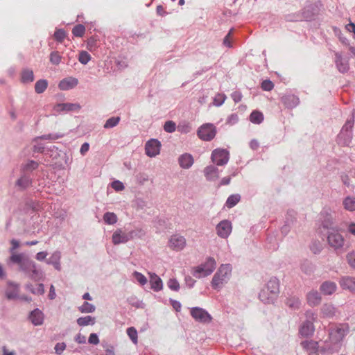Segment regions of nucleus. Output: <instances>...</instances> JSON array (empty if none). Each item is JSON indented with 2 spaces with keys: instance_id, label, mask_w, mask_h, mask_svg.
Returning <instances> with one entry per match:
<instances>
[{
  "instance_id": "nucleus-5",
  "label": "nucleus",
  "mask_w": 355,
  "mask_h": 355,
  "mask_svg": "<svg viewBox=\"0 0 355 355\" xmlns=\"http://www.w3.org/2000/svg\"><path fill=\"white\" fill-rule=\"evenodd\" d=\"M327 241L329 245L336 251L343 250L345 240L336 229L327 231Z\"/></svg>"
},
{
  "instance_id": "nucleus-39",
  "label": "nucleus",
  "mask_w": 355,
  "mask_h": 355,
  "mask_svg": "<svg viewBox=\"0 0 355 355\" xmlns=\"http://www.w3.org/2000/svg\"><path fill=\"white\" fill-rule=\"evenodd\" d=\"M303 20H311L315 15V10L312 5L306 6L301 12Z\"/></svg>"
},
{
  "instance_id": "nucleus-11",
  "label": "nucleus",
  "mask_w": 355,
  "mask_h": 355,
  "mask_svg": "<svg viewBox=\"0 0 355 355\" xmlns=\"http://www.w3.org/2000/svg\"><path fill=\"white\" fill-rule=\"evenodd\" d=\"M33 180V175H29L20 172L19 177L16 180L15 186L19 191H25L32 186Z\"/></svg>"
},
{
  "instance_id": "nucleus-20",
  "label": "nucleus",
  "mask_w": 355,
  "mask_h": 355,
  "mask_svg": "<svg viewBox=\"0 0 355 355\" xmlns=\"http://www.w3.org/2000/svg\"><path fill=\"white\" fill-rule=\"evenodd\" d=\"M78 84V80L76 78L70 76L60 80L58 87L61 90H69L74 88Z\"/></svg>"
},
{
  "instance_id": "nucleus-33",
  "label": "nucleus",
  "mask_w": 355,
  "mask_h": 355,
  "mask_svg": "<svg viewBox=\"0 0 355 355\" xmlns=\"http://www.w3.org/2000/svg\"><path fill=\"white\" fill-rule=\"evenodd\" d=\"M301 345L310 355L317 352L318 343L313 340H304L301 343Z\"/></svg>"
},
{
  "instance_id": "nucleus-31",
  "label": "nucleus",
  "mask_w": 355,
  "mask_h": 355,
  "mask_svg": "<svg viewBox=\"0 0 355 355\" xmlns=\"http://www.w3.org/2000/svg\"><path fill=\"white\" fill-rule=\"evenodd\" d=\"M259 298L264 304H273L277 299L274 295L270 293V291L266 288L261 289L259 294Z\"/></svg>"
},
{
  "instance_id": "nucleus-53",
  "label": "nucleus",
  "mask_w": 355,
  "mask_h": 355,
  "mask_svg": "<svg viewBox=\"0 0 355 355\" xmlns=\"http://www.w3.org/2000/svg\"><path fill=\"white\" fill-rule=\"evenodd\" d=\"M53 37L58 42L61 43L66 37V32L62 28L56 29L54 33Z\"/></svg>"
},
{
  "instance_id": "nucleus-28",
  "label": "nucleus",
  "mask_w": 355,
  "mask_h": 355,
  "mask_svg": "<svg viewBox=\"0 0 355 355\" xmlns=\"http://www.w3.org/2000/svg\"><path fill=\"white\" fill-rule=\"evenodd\" d=\"M39 166V163L34 160H28L26 164H22L20 166V172L29 175H33V172Z\"/></svg>"
},
{
  "instance_id": "nucleus-17",
  "label": "nucleus",
  "mask_w": 355,
  "mask_h": 355,
  "mask_svg": "<svg viewBox=\"0 0 355 355\" xmlns=\"http://www.w3.org/2000/svg\"><path fill=\"white\" fill-rule=\"evenodd\" d=\"M186 245V239L183 236L173 235L169 240V246L173 250L180 251Z\"/></svg>"
},
{
  "instance_id": "nucleus-29",
  "label": "nucleus",
  "mask_w": 355,
  "mask_h": 355,
  "mask_svg": "<svg viewBox=\"0 0 355 355\" xmlns=\"http://www.w3.org/2000/svg\"><path fill=\"white\" fill-rule=\"evenodd\" d=\"M337 288L336 283L331 281L324 282L320 287V291L326 295H332Z\"/></svg>"
},
{
  "instance_id": "nucleus-36",
  "label": "nucleus",
  "mask_w": 355,
  "mask_h": 355,
  "mask_svg": "<svg viewBox=\"0 0 355 355\" xmlns=\"http://www.w3.org/2000/svg\"><path fill=\"white\" fill-rule=\"evenodd\" d=\"M302 272L307 275H312L315 271V266L309 260H304L300 264Z\"/></svg>"
},
{
  "instance_id": "nucleus-8",
  "label": "nucleus",
  "mask_w": 355,
  "mask_h": 355,
  "mask_svg": "<svg viewBox=\"0 0 355 355\" xmlns=\"http://www.w3.org/2000/svg\"><path fill=\"white\" fill-rule=\"evenodd\" d=\"M216 134V127L211 123H205L201 125L198 131L197 135L199 138L203 141L212 140Z\"/></svg>"
},
{
  "instance_id": "nucleus-7",
  "label": "nucleus",
  "mask_w": 355,
  "mask_h": 355,
  "mask_svg": "<svg viewBox=\"0 0 355 355\" xmlns=\"http://www.w3.org/2000/svg\"><path fill=\"white\" fill-rule=\"evenodd\" d=\"M191 317L198 322L209 324L212 321V316L201 307L194 306L190 309Z\"/></svg>"
},
{
  "instance_id": "nucleus-27",
  "label": "nucleus",
  "mask_w": 355,
  "mask_h": 355,
  "mask_svg": "<svg viewBox=\"0 0 355 355\" xmlns=\"http://www.w3.org/2000/svg\"><path fill=\"white\" fill-rule=\"evenodd\" d=\"M61 252L58 250L53 252L51 256L46 260V263L49 265L53 266L54 268L58 271L61 270L60 265Z\"/></svg>"
},
{
  "instance_id": "nucleus-23",
  "label": "nucleus",
  "mask_w": 355,
  "mask_h": 355,
  "mask_svg": "<svg viewBox=\"0 0 355 355\" xmlns=\"http://www.w3.org/2000/svg\"><path fill=\"white\" fill-rule=\"evenodd\" d=\"M29 319L33 325L40 326L44 322V315L43 312L37 308L30 313Z\"/></svg>"
},
{
  "instance_id": "nucleus-56",
  "label": "nucleus",
  "mask_w": 355,
  "mask_h": 355,
  "mask_svg": "<svg viewBox=\"0 0 355 355\" xmlns=\"http://www.w3.org/2000/svg\"><path fill=\"white\" fill-rule=\"evenodd\" d=\"M226 99L224 94H217L214 98V105L216 107L222 105Z\"/></svg>"
},
{
  "instance_id": "nucleus-4",
  "label": "nucleus",
  "mask_w": 355,
  "mask_h": 355,
  "mask_svg": "<svg viewBox=\"0 0 355 355\" xmlns=\"http://www.w3.org/2000/svg\"><path fill=\"white\" fill-rule=\"evenodd\" d=\"M144 235L142 230H130L128 232H123L121 229H117L112 234V243L114 245L125 243L135 237L141 238Z\"/></svg>"
},
{
  "instance_id": "nucleus-38",
  "label": "nucleus",
  "mask_w": 355,
  "mask_h": 355,
  "mask_svg": "<svg viewBox=\"0 0 355 355\" xmlns=\"http://www.w3.org/2000/svg\"><path fill=\"white\" fill-rule=\"evenodd\" d=\"M76 322L80 327L94 325L96 322V318L92 315L80 317L77 319Z\"/></svg>"
},
{
  "instance_id": "nucleus-40",
  "label": "nucleus",
  "mask_w": 355,
  "mask_h": 355,
  "mask_svg": "<svg viewBox=\"0 0 355 355\" xmlns=\"http://www.w3.org/2000/svg\"><path fill=\"white\" fill-rule=\"evenodd\" d=\"M286 304L293 310H298L300 308L301 302L298 297L291 296L286 299Z\"/></svg>"
},
{
  "instance_id": "nucleus-21",
  "label": "nucleus",
  "mask_w": 355,
  "mask_h": 355,
  "mask_svg": "<svg viewBox=\"0 0 355 355\" xmlns=\"http://www.w3.org/2000/svg\"><path fill=\"white\" fill-rule=\"evenodd\" d=\"M315 327L311 322L304 321L300 327L299 334L302 337L308 338L313 335Z\"/></svg>"
},
{
  "instance_id": "nucleus-34",
  "label": "nucleus",
  "mask_w": 355,
  "mask_h": 355,
  "mask_svg": "<svg viewBox=\"0 0 355 355\" xmlns=\"http://www.w3.org/2000/svg\"><path fill=\"white\" fill-rule=\"evenodd\" d=\"M323 318H331L336 314V308L331 304H324L321 308Z\"/></svg>"
},
{
  "instance_id": "nucleus-45",
  "label": "nucleus",
  "mask_w": 355,
  "mask_h": 355,
  "mask_svg": "<svg viewBox=\"0 0 355 355\" xmlns=\"http://www.w3.org/2000/svg\"><path fill=\"white\" fill-rule=\"evenodd\" d=\"M78 310L82 313H91L95 311L96 307L94 304L87 302H85L80 306L78 307Z\"/></svg>"
},
{
  "instance_id": "nucleus-1",
  "label": "nucleus",
  "mask_w": 355,
  "mask_h": 355,
  "mask_svg": "<svg viewBox=\"0 0 355 355\" xmlns=\"http://www.w3.org/2000/svg\"><path fill=\"white\" fill-rule=\"evenodd\" d=\"M232 270L230 264H221L212 278L211 287L215 290L220 289L223 285L230 279Z\"/></svg>"
},
{
  "instance_id": "nucleus-13",
  "label": "nucleus",
  "mask_w": 355,
  "mask_h": 355,
  "mask_svg": "<svg viewBox=\"0 0 355 355\" xmlns=\"http://www.w3.org/2000/svg\"><path fill=\"white\" fill-rule=\"evenodd\" d=\"M232 223L228 220H223L216 227L218 236L223 239H226L232 232Z\"/></svg>"
},
{
  "instance_id": "nucleus-60",
  "label": "nucleus",
  "mask_w": 355,
  "mask_h": 355,
  "mask_svg": "<svg viewBox=\"0 0 355 355\" xmlns=\"http://www.w3.org/2000/svg\"><path fill=\"white\" fill-rule=\"evenodd\" d=\"M353 125H354V117H351L350 119L347 120L345 125L342 128L341 131H343V132H352Z\"/></svg>"
},
{
  "instance_id": "nucleus-10",
  "label": "nucleus",
  "mask_w": 355,
  "mask_h": 355,
  "mask_svg": "<svg viewBox=\"0 0 355 355\" xmlns=\"http://www.w3.org/2000/svg\"><path fill=\"white\" fill-rule=\"evenodd\" d=\"M80 107H81L78 103H60L53 106V110L55 113L62 114L69 112H78Z\"/></svg>"
},
{
  "instance_id": "nucleus-37",
  "label": "nucleus",
  "mask_w": 355,
  "mask_h": 355,
  "mask_svg": "<svg viewBox=\"0 0 355 355\" xmlns=\"http://www.w3.org/2000/svg\"><path fill=\"white\" fill-rule=\"evenodd\" d=\"M34 80L33 71L29 69H24L21 71V81L24 83H32Z\"/></svg>"
},
{
  "instance_id": "nucleus-44",
  "label": "nucleus",
  "mask_w": 355,
  "mask_h": 355,
  "mask_svg": "<svg viewBox=\"0 0 355 355\" xmlns=\"http://www.w3.org/2000/svg\"><path fill=\"white\" fill-rule=\"evenodd\" d=\"M48 86V82L45 79H40L37 80L35 85V91L37 94L43 93Z\"/></svg>"
},
{
  "instance_id": "nucleus-35",
  "label": "nucleus",
  "mask_w": 355,
  "mask_h": 355,
  "mask_svg": "<svg viewBox=\"0 0 355 355\" xmlns=\"http://www.w3.org/2000/svg\"><path fill=\"white\" fill-rule=\"evenodd\" d=\"M28 277L34 281H40L43 279L44 274L42 269L36 264L34 263V267L32 268L31 272Z\"/></svg>"
},
{
  "instance_id": "nucleus-64",
  "label": "nucleus",
  "mask_w": 355,
  "mask_h": 355,
  "mask_svg": "<svg viewBox=\"0 0 355 355\" xmlns=\"http://www.w3.org/2000/svg\"><path fill=\"white\" fill-rule=\"evenodd\" d=\"M66 347L65 343H58L54 347L55 354L57 355H61L65 350Z\"/></svg>"
},
{
  "instance_id": "nucleus-46",
  "label": "nucleus",
  "mask_w": 355,
  "mask_h": 355,
  "mask_svg": "<svg viewBox=\"0 0 355 355\" xmlns=\"http://www.w3.org/2000/svg\"><path fill=\"white\" fill-rule=\"evenodd\" d=\"M103 220L107 225H114L117 222V216L113 212H106L103 215Z\"/></svg>"
},
{
  "instance_id": "nucleus-24",
  "label": "nucleus",
  "mask_w": 355,
  "mask_h": 355,
  "mask_svg": "<svg viewBox=\"0 0 355 355\" xmlns=\"http://www.w3.org/2000/svg\"><path fill=\"white\" fill-rule=\"evenodd\" d=\"M204 175L207 181H215L219 177V171L214 165H209L204 168Z\"/></svg>"
},
{
  "instance_id": "nucleus-19",
  "label": "nucleus",
  "mask_w": 355,
  "mask_h": 355,
  "mask_svg": "<svg viewBox=\"0 0 355 355\" xmlns=\"http://www.w3.org/2000/svg\"><path fill=\"white\" fill-rule=\"evenodd\" d=\"M321 295L316 290H311L306 294L307 304L311 307L319 305L321 302Z\"/></svg>"
},
{
  "instance_id": "nucleus-15",
  "label": "nucleus",
  "mask_w": 355,
  "mask_h": 355,
  "mask_svg": "<svg viewBox=\"0 0 355 355\" xmlns=\"http://www.w3.org/2000/svg\"><path fill=\"white\" fill-rule=\"evenodd\" d=\"M281 101L286 108L293 109L299 105L300 98L295 94L286 93L282 96Z\"/></svg>"
},
{
  "instance_id": "nucleus-58",
  "label": "nucleus",
  "mask_w": 355,
  "mask_h": 355,
  "mask_svg": "<svg viewBox=\"0 0 355 355\" xmlns=\"http://www.w3.org/2000/svg\"><path fill=\"white\" fill-rule=\"evenodd\" d=\"M61 55L58 51H53L50 54V62L53 64L58 65L61 62Z\"/></svg>"
},
{
  "instance_id": "nucleus-59",
  "label": "nucleus",
  "mask_w": 355,
  "mask_h": 355,
  "mask_svg": "<svg viewBox=\"0 0 355 355\" xmlns=\"http://www.w3.org/2000/svg\"><path fill=\"white\" fill-rule=\"evenodd\" d=\"M133 277L136 279V280L141 285L144 286L147 283L146 277L139 272L135 271L133 272Z\"/></svg>"
},
{
  "instance_id": "nucleus-42",
  "label": "nucleus",
  "mask_w": 355,
  "mask_h": 355,
  "mask_svg": "<svg viewBox=\"0 0 355 355\" xmlns=\"http://www.w3.org/2000/svg\"><path fill=\"white\" fill-rule=\"evenodd\" d=\"M263 114L258 110H254L250 115V121L254 124H260L263 121Z\"/></svg>"
},
{
  "instance_id": "nucleus-61",
  "label": "nucleus",
  "mask_w": 355,
  "mask_h": 355,
  "mask_svg": "<svg viewBox=\"0 0 355 355\" xmlns=\"http://www.w3.org/2000/svg\"><path fill=\"white\" fill-rule=\"evenodd\" d=\"M334 33L336 34V35L338 36L340 42L345 45V46H349V40H347V38H346L345 36H343V33H341V31L337 28H334Z\"/></svg>"
},
{
  "instance_id": "nucleus-18",
  "label": "nucleus",
  "mask_w": 355,
  "mask_h": 355,
  "mask_svg": "<svg viewBox=\"0 0 355 355\" xmlns=\"http://www.w3.org/2000/svg\"><path fill=\"white\" fill-rule=\"evenodd\" d=\"M19 285L13 282H8L6 289V297L8 300H16L19 297Z\"/></svg>"
},
{
  "instance_id": "nucleus-51",
  "label": "nucleus",
  "mask_w": 355,
  "mask_h": 355,
  "mask_svg": "<svg viewBox=\"0 0 355 355\" xmlns=\"http://www.w3.org/2000/svg\"><path fill=\"white\" fill-rule=\"evenodd\" d=\"M85 32V28L83 24H77L72 29V33L75 37H81Z\"/></svg>"
},
{
  "instance_id": "nucleus-26",
  "label": "nucleus",
  "mask_w": 355,
  "mask_h": 355,
  "mask_svg": "<svg viewBox=\"0 0 355 355\" xmlns=\"http://www.w3.org/2000/svg\"><path fill=\"white\" fill-rule=\"evenodd\" d=\"M178 162L181 168L189 169L194 163L193 156L189 153H184L178 158Z\"/></svg>"
},
{
  "instance_id": "nucleus-9",
  "label": "nucleus",
  "mask_w": 355,
  "mask_h": 355,
  "mask_svg": "<svg viewBox=\"0 0 355 355\" xmlns=\"http://www.w3.org/2000/svg\"><path fill=\"white\" fill-rule=\"evenodd\" d=\"M211 159L217 166H224L229 161L230 154L225 149L217 148L212 151Z\"/></svg>"
},
{
  "instance_id": "nucleus-63",
  "label": "nucleus",
  "mask_w": 355,
  "mask_h": 355,
  "mask_svg": "<svg viewBox=\"0 0 355 355\" xmlns=\"http://www.w3.org/2000/svg\"><path fill=\"white\" fill-rule=\"evenodd\" d=\"M261 89L263 90V91H267V92H269V91H271L273 87H274V84L270 80H263L262 83H261Z\"/></svg>"
},
{
  "instance_id": "nucleus-6",
  "label": "nucleus",
  "mask_w": 355,
  "mask_h": 355,
  "mask_svg": "<svg viewBox=\"0 0 355 355\" xmlns=\"http://www.w3.org/2000/svg\"><path fill=\"white\" fill-rule=\"evenodd\" d=\"M349 328L346 325H339L329 329V336L331 342L335 345L339 344L348 334Z\"/></svg>"
},
{
  "instance_id": "nucleus-30",
  "label": "nucleus",
  "mask_w": 355,
  "mask_h": 355,
  "mask_svg": "<svg viewBox=\"0 0 355 355\" xmlns=\"http://www.w3.org/2000/svg\"><path fill=\"white\" fill-rule=\"evenodd\" d=\"M150 284L151 288L155 292L160 291L163 288L162 280L155 273L150 274Z\"/></svg>"
},
{
  "instance_id": "nucleus-57",
  "label": "nucleus",
  "mask_w": 355,
  "mask_h": 355,
  "mask_svg": "<svg viewBox=\"0 0 355 355\" xmlns=\"http://www.w3.org/2000/svg\"><path fill=\"white\" fill-rule=\"evenodd\" d=\"M164 130L168 133H173L176 130V124L173 121H167L164 125Z\"/></svg>"
},
{
  "instance_id": "nucleus-16",
  "label": "nucleus",
  "mask_w": 355,
  "mask_h": 355,
  "mask_svg": "<svg viewBox=\"0 0 355 355\" xmlns=\"http://www.w3.org/2000/svg\"><path fill=\"white\" fill-rule=\"evenodd\" d=\"M335 64L339 72L345 73L349 69V60L347 58H343L339 52L335 53Z\"/></svg>"
},
{
  "instance_id": "nucleus-22",
  "label": "nucleus",
  "mask_w": 355,
  "mask_h": 355,
  "mask_svg": "<svg viewBox=\"0 0 355 355\" xmlns=\"http://www.w3.org/2000/svg\"><path fill=\"white\" fill-rule=\"evenodd\" d=\"M340 286L343 289L349 290L355 293V278L352 277H342L339 281Z\"/></svg>"
},
{
  "instance_id": "nucleus-3",
  "label": "nucleus",
  "mask_w": 355,
  "mask_h": 355,
  "mask_svg": "<svg viewBox=\"0 0 355 355\" xmlns=\"http://www.w3.org/2000/svg\"><path fill=\"white\" fill-rule=\"evenodd\" d=\"M9 263L17 264L19 270L28 276L35 262L26 257L23 253H19L11 254L9 258Z\"/></svg>"
},
{
  "instance_id": "nucleus-55",
  "label": "nucleus",
  "mask_w": 355,
  "mask_h": 355,
  "mask_svg": "<svg viewBox=\"0 0 355 355\" xmlns=\"http://www.w3.org/2000/svg\"><path fill=\"white\" fill-rule=\"evenodd\" d=\"M311 251L315 254H319L322 250V244L319 241H313L310 245Z\"/></svg>"
},
{
  "instance_id": "nucleus-52",
  "label": "nucleus",
  "mask_w": 355,
  "mask_h": 355,
  "mask_svg": "<svg viewBox=\"0 0 355 355\" xmlns=\"http://www.w3.org/2000/svg\"><path fill=\"white\" fill-rule=\"evenodd\" d=\"M91 58L92 57L87 51H82L80 52L78 60L81 64H87L89 62Z\"/></svg>"
},
{
  "instance_id": "nucleus-54",
  "label": "nucleus",
  "mask_w": 355,
  "mask_h": 355,
  "mask_svg": "<svg viewBox=\"0 0 355 355\" xmlns=\"http://www.w3.org/2000/svg\"><path fill=\"white\" fill-rule=\"evenodd\" d=\"M167 286L173 291H178L180 290V284L175 278H170L167 283Z\"/></svg>"
},
{
  "instance_id": "nucleus-47",
  "label": "nucleus",
  "mask_w": 355,
  "mask_h": 355,
  "mask_svg": "<svg viewBox=\"0 0 355 355\" xmlns=\"http://www.w3.org/2000/svg\"><path fill=\"white\" fill-rule=\"evenodd\" d=\"M120 119L119 116H112L109 118L103 125L104 128L109 129L116 126L119 123Z\"/></svg>"
},
{
  "instance_id": "nucleus-50",
  "label": "nucleus",
  "mask_w": 355,
  "mask_h": 355,
  "mask_svg": "<svg viewBox=\"0 0 355 355\" xmlns=\"http://www.w3.org/2000/svg\"><path fill=\"white\" fill-rule=\"evenodd\" d=\"M126 332L132 342L135 345L137 344L138 337L137 329L135 327H131L127 329Z\"/></svg>"
},
{
  "instance_id": "nucleus-2",
  "label": "nucleus",
  "mask_w": 355,
  "mask_h": 355,
  "mask_svg": "<svg viewBox=\"0 0 355 355\" xmlns=\"http://www.w3.org/2000/svg\"><path fill=\"white\" fill-rule=\"evenodd\" d=\"M216 261L214 258L207 257L205 261L192 268V275L198 279L210 275L216 269Z\"/></svg>"
},
{
  "instance_id": "nucleus-62",
  "label": "nucleus",
  "mask_w": 355,
  "mask_h": 355,
  "mask_svg": "<svg viewBox=\"0 0 355 355\" xmlns=\"http://www.w3.org/2000/svg\"><path fill=\"white\" fill-rule=\"evenodd\" d=\"M292 227L290 225V219L286 218L285 224L281 227V232L284 236H286Z\"/></svg>"
},
{
  "instance_id": "nucleus-48",
  "label": "nucleus",
  "mask_w": 355,
  "mask_h": 355,
  "mask_svg": "<svg viewBox=\"0 0 355 355\" xmlns=\"http://www.w3.org/2000/svg\"><path fill=\"white\" fill-rule=\"evenodd\" d=\"M285 19L287 21H300L303 20V16L300 12L288 14L285 16Z\"/></svg>"
},
{
  "instance_id": "nucleus-14",
  "label": "nucleus",
  "mask_w": 355,
  "mask_h": 355,
  "mask_svg": "<svg viewBox=\"0 0 355 355\" xmlns=\"http://www.w3.org/2000/svg\"><path fill=\"white\" fill-rule=\"evenodd\" d=\"M333 220L334 218L329 210L323 209L320 212L319 222L324 229L327 231L331 230V229H334V227H333Z\"/></svg>"
},
{
  "instance_id": "nucleus-32",
  "label": "nucleus",
  "mask_w": 355,
  "mask_h": 355,
  "mask_svg": "<svg viewBox=\"0 0 355 355\" xmlns=\"http://www.w3.org/2000/svg\"><path fill=\"white\" fill-rule=\"evenodd\" d=\"M353 133L350 132H340L338 135L337 140L339 144L343 146H349L352 139Z\"/></svg>"
},
{
  "instance_id": "nucleus-25",
  "label": "nucleus",
  "mask_w": 355,
  "mask_h": 355,
  "mask_svg": "<svg viewBox=\"0 0 355 355\" xmlns=\"http://www.w3.org/2000/svg\"><path fill=\"white\" fill-rule=\"evenodd\" d=\"M270 291L272 295L276 298L279 293V281L277 278L272 277L268 282L266 286L265 287Z\"/></svg>"
},
{
  "instance_id": "nucleus-41",
  "label": "nucleus",
  "mask_w": 355,
  "mask_h": 355,
  "mask_svg": "<svg viewBox=\"0 0 355 355\" xmlns=\"http://www.w3.org/2000/svg\"><path fill=\"white\" fill-rule=\"evenodd\" d=\"M64 134L62 133H50V134H46L43 135L39 137H35L33 139V141H37L38 139L42 140H56L60 138H62L64 137Z\"/></svg>"
},
{
  "instance_id": "nucleus-12",
  "label": "nucleus",
  "mask_w": 355,
  "mask_h": 355,
  "mask_svg": "<svg viewBox=\"0 0 355 355\" xmlns=\"http://www.w3.org/2000/svg\"><path fill=\"white\" fill-rule=\"evenodd\" d=\"M161 143L156 139H150L145 145L146 154L150 157H154L160 153Z\"/></svg>"
},
{
  "instance_id": "nucleus-43",
  "label": "nucleus",
  "mask_w": 355,
  "mask_h": 355,
  "mask_svg": "<svg viewBox=\"0 0 355 355\" xmlns=\"http://www.w3.org/2000/svg\"><path fill=\"white\" fill-rule=\"evenodd\" d=\"M241 200V196L239 194H232L230 195L225 202V205L228 208L234 207Z\"/></svg>"
},
{
  "instance_id": "nucleus-49",
  "label": "nucleus",
  "mask_w": 355,
  "mask_h": 355,
  "mask_svg": "<svg viewBox=\"0 0 355 355\" xmlns=\"http://www.w3.org/2000/svg\"><path fill=\"white\" fill-rule=\"evenodd\" d=\"M343 205L347 210H355V198L347 197L343 200Z\"/></svg>"
}]
</instances>
